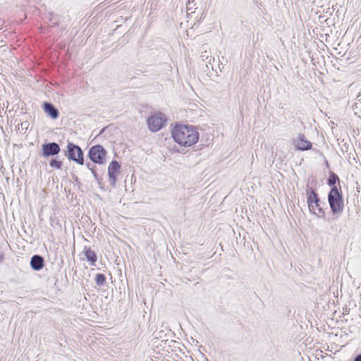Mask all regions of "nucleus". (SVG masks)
Returning a JSON list of instances; mask_svg holds the SVG:
<instances>
[{"label":"nucleus","instance_id":"nucleus-1","mask_svg":"<svg viewBox=\"0 0 361 361\" xmlns=\"http://www.w3.org/2000/svg\"><path fill=\"white\" fill-rule=\"evenodd\" d=\"M172 137L176 142L183 147L195 145L199 139V133L195 127L178 124L173 128Z\"/></svg>","mask_w":361,"mask_h":361},{"label":"nucleus","instance_id":"nucleus-2","mask_svg":"<svg viewBox=\"0 0 361 361\" xmlns=\"http://www.w3.org/2000/svg\"><path fill=\"white\" fill-rule=\"evenodd\" d=\"M307 202L310 212L318 216H324V211L323 206L325 205L324 202H322L317 196V194L312 188H308L306 189Z\"/></svg>","mask_w":361,"mask_h":361},{"label":"nucleus","instance_id":"nucleus-3","mask_svg":"<svg viewBox=\"0 0 361 361\" xmlns=\"http://www.w3.org/2000/svg\"><path fill=\"white\" fill-rule=\"evenodd\" d=\"M328 200L334 214H340L343 210V200L338 189L334 186L328 195Z\"/></svg>","mask_w":361,"mask_h":361},{"label":"nucleus","instance_id":"nucleus-4","mask_svg":"<svg viewBox=\"0 0 361 361\" xmlns=\"http://www.w3.org/2000/svg\"><path fill=\"white\" fill-rule=\"evenodd\" d=\"M106 150L100 145H96L90 147L88 156L91 161L97 164H104L106 161Z\"/></svg>","mask_w":361,"mask_h":361},{"label":"nucleus","instance_id":"nucleus-5","mask_svg":"<svg viewBox=\"0 0 361 361\" xmlns=\"http://www.w3.org/2000/svg\"><path fill=\"white\" fill-rule=\"evenodd\" d=\"M166 121V116L162 113L158 112L148 118L147 123L151 131L157 132L164 126Z\"/></svg>","mask_w":361,"mask_h":361},{"label":"nucleus","instance_id":"nucleus-6","mask_svg":"<svg viewBox=\"0 0 361 361\" xmlns=\"http://www.w3.org/2000/svg\"><path fill=\"white\" fill-rule=\"evenodd\" d=\"M66 155L70 160L74 161L78 164H83V152L82 149L73 143L68 142Z\"/></svg>","mask_w":361,"mask_h":361},{"label":"nucleus","instance_id":"nucleus-7","mask_svg":"<svg viewBox=\"0 0 361 361\" xmlns=\"http://www.w3.org/2000/svg\"><path fill=\"white\" fill-rule=\"evenodd\" d=\"M291 144L297 150L305 151L312 148V142L305 138L303 134L298 133L291 140Z\"/></svg>","mask_w":361,"mask_h":361},{"label":"nucleus","instance_id":"nucleus-8","mask_svg":"<svg viewBox=\"0 0 361 361\" xmlns=\"http://www.w3.org/2000/svg\"><path fill=\"white\" fill-rule=\"evenodd\" d=\"M121 166L117 161H112L108 167L109 181L111 186L116 185L117 176L118 174Z\"/></svg>","mask_w":361,"mask_h":361},{"label":"nucleus","instance_id":"nucleus-9","mask_svg":"<svg viewBox=\"0 0 361 361\" xmlns=\"http://www.w3.org/2000/svg\"><path fill=\"white\" fill-rule=\"evenodd\" d=\"M60 152V147L56 142H49L42 145V154L44 157L56 155Z\"/></svg>","mask_w":361,"mask_h":361},{"label":"nucleus","instance_id":"nucleus-10","mask_svg":"<svg viewBox=\"0 0 361 361\" xmlns=\"http://www.w3.org/2000/svg\"><path fill=\"white\" fill-rule=\"evenodd\" d=\"M82 253L84 254L87 261L89 262L90 266H96L97 257L94 251L92 250L90 247L85 246Z\"/></svg>","mask_w":361,"mask_h":361},{"label":"nucleus","instance_id":"nucleus-11","mask_svg":"<svg viewBox=\"0 0 361 361\" xmlns=\"http://www.w3.org/2000/svg\"><path fill=\"white\" fill-rule=\"evenodd\" d=\"M44 265V261L42 256L35 255L30 259V266L35 271L41 270Z\"/></svg>","mask_w":361,"mask_h":361},{"label":"nucleus","instance_id":"nucleus-12","mask_svg":"<svg viewBox=\"0 0 361 361\" xmlns=\"http://www.w3.org/2000/svg\"><path fill=\"white\" fill-rule=\"evenodd\" d=\"M44 111L52 118L56 119L59 117V111L49 102H44L43 104Z\"/></svg>","mask_w":361,"mask_h":361},{"label":"nucleus","instance_id":"nucleus-13","mask_svg":"<svg viewBox=\"0 0 361 361\" xmlns=\"http://www.w3.org/2000/svg\"><path fill=\"white\" fill-rule=\"evenodd\" d=\"M106 281V276L103 274H97L95 277V283L97 286H102Z\"/></svg>","mask_w":361,"mask_h":361},{"label":"nucleus","instance_id":"nucleus-14","mask_svg":"<svg viewBox=\"0 0 361 361\" xmlns=\"http://www.w3.org/2000/svg\"><path fill=\"white\" fill-rule=\"evenodd\" d=\"M338 180V177L334 173H331L328 179V184L329 185H334L336 184V181Z\"/></svg>","mask_w":361,"mask_h":361},{"label":"nucleus","instance_id":"nucleus-15","mask_svg":"<svg viewBox=\"0 0 361 361\" xmlns=\"http://www.w3.org/2000/svg\"><path fill=\"white\" fill-rule=\"evenodd\" d=\"M49 165L51 167L56 168L57 169H61L62 162L56 159H51L49 162Z\"/></svg>","mask_w":361,"mask_h":361},{"label":"nucleus","instance_id":"nucleus-16","mask_svg":"<svg viewBox=\"0 0 361 361\" xmlns=\"http://www.w3.org/2000/svg\"><path fill=\"white\" fill-rule=\"evenodd\" d=\"M86 166H87V169L91 171V172H92V175L94 176V177L95 178H97V173L95 171V169H94L95 166L94 165V164H91V163L88 162V163L86 164Z\"/></svg>","mask_w":361,"mask_h":361},{"label":"nucleus","instance_id":"nucleus-17","mask_svg":"<svg viewBox=\"0 0 361 361\" xmlns=\"http://www.w3.org/2000/svg\"><path fill=\"white\" fill-rule=\"evenodd\" d=\"M354 361H361V354L357 355L355 357Z\"/></svg>","mask_w":361,"mask_h":361},{"label":"nucleus","instance_id":"nucleus-18","mask_svg":"<svg viewBox=\"0 0 361 361\" xmlns=\"http://www.w3.org/2000/svg\"><path fill=\"white\" fill-rule=\"evenodd\" d=\"M3 259H4L3 255H0V263L2 262Z\"/></svg>","mask_w":361,"mask_h":361},{"label":"nucleus","instance_id":"nucleus-19","mask_svg":"<svg viewBox=\"0 0 361 361\" xmlns=\"http://www.w3.org/2000/svg\"><path fill=\"white\" fill-rule=\"evenodd\" d=\"M211 62H212V56H210V58H209V63L211 64Z\"/></svg>","mask_w":361,"mask_h":361},{"label":"nucleus","instance_id":"nucleus-20","mask_svg":"<svg viewBox=\"0 0 361 361\" xmlns=\"http://www.w3.org/2000/svg\"><path fill=\"white\" fill-rule=\"evenodd\" d=\"M201 56H202V58H204V57H206L207 59L208 58V56H206L205 54H202Z\"/></svg>","mask_w":361,"mask_h":361}]
</instances>
